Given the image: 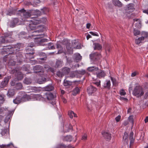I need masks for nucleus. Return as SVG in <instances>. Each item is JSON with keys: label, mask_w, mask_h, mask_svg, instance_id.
Returning <instances> with one entry per match:
<instances>
[{"label": "nucleus", "mask_w": 148, "mask_h": 148, "mask_svg": "<svg viewBox=\"0 0 148 148\" xmlns=\"http://www.w3.org/2000/svg\"><path fill=\"white\" fill-rule=\"evenodd\" d=\"M133 33L135 36H137L139 35L140 34V32L139 30L134 29Z\"/></svg>", "instance_id": "nucleus-36"}, {"label": "nucleus", "mask_w": 148, "mask_h": 148, "mask_svg": "<svg viewBox=\"0 0 148 148\" xmlns=\"http://www.w3.org/2000/svg\"><path fill=\"white\" fill-rule=\"evenodd\" d=\"M63 140L64 141L70 142L72 140V138L71 136H67L64 137Z\"/></svg>", "instance_id": "nucleus-27"}, {"label": "nucleus", "mask_w": 148, "mask_h": 148, "mask_svg": "<svg viewBox=\"0 0 148 148\" xmlns=\"http://www.w3.org/2000/svg\"><path fill=\"white\" fill-rule=\"evenodd\" d=\"M101 81L99 80L98 82H94V83L97 86H99L100 85Z\"/></svg>", "instance_id": "nucleus-51"}, {"label": "nucleus", "mask_w": 148, "mask_h": 148, "mask_svg": "<svg viewBox=\"0 0 148 148\" xmlns=\"http://www.w3.org/2000/svg\"><path fill=\"white\" fill-rule=\"evenodd\" d=\"M136 75V72H134L132 73L131 74V76L132 77H134Z\"/></svg>", "instance_id": "nucleus-55"}, {"label": "nucleus", "mask_w": 148, "mask_h": 148, "mask_svg": "<svg viewBox=\"0 0 148 148\" xmlns=\"http://www.w3.org/2000/svg\"><path fill=\"white\" fill-rule=\"evenodd\" d=\"M40 1V0H32L31 2H29L28 4H31L34 6H36L37 4L39 3Z\"/></svg>", "instance_id": "nucleus-16"}, {"label": "nucleus", "mask_w": 148, "mask_h": 148, "mask_svg": "<svg viewBox=\"0 0 148 148\" xmlns=\"http://www.w3.org/2000/svg\"><path fill=\"white\" fill-rule=\"evenodd\" d=\"M73 58L75 61L76 62H78L79 60H81L82 56L79 54L78 53H76L74 55Z\"/></svg>", "instance_id": "nucleus-13"}, {"label": "nucleus", "mask_w": 148, "mask_h": 148, "mask_svg": "<svg viewBox=\"0 0 148 148\" xmlns=\"http://www.w3.org/2000/svg\"><path fill=\"white\" fill-rule=\"evenodd\" d=\"M133 116L131 115L128 118V120L129 122L132 123L133 125L134 124V120L133 119Z\"/></svg>", "instance_id": "nucleus-33"}, {"label": "nucleus", "mask_w": 148, "mask_h": 148, "mask_svg": "<svg viewBox=\"0 0 148 148\" xmlns=\"http://www.w3.org/2000/svg\"><path fill=\"white\" fill-rule=\"evenodd\" d=\"M10 145H13V144L12 143H10V144L5 145H0V148H8L9 147Z\"/></svg>", "instance_id": "nucleus-34"}, {"label": "nucleus", "mask_w": 148, "mask_h": 148, "mask_svg": "<svg viewBox=\"0 0 148 148\" xmlns=\"http://www.w3.org/2000/svg\"><path fill=\"white\" fill-rule=\"evenodd\" d=\"M96 75L97 77L99 78L104 77L106 75L103 71L99 69L96 72Z\"/></svg>", "instance_id": "nucleus-8"}, {"label": "nucleus", "mask_w": 148, "mask_h": 148, "mask_svg": "<svg viewBox=\"0 0 148 148\" xmlns=\"http://www.w3.org/2000/svg\"><path fill=\"white\" fill-rule=\"evenodd\" d=\"M144 40V38L140 37L135 39V42L136 44L139 45L140 43H142Z\"/></svg>", "instance_id": "nucleus-19"}, {"label": "nucleus", "mask_w": 148, "mask_h": 148, "mask_svg": "<svg viewBox=\"0 0 148 148\" xmlns=\"http://www.w3.org/2000/svg\"><path fill=\"white\" fill-rule=\"evenodd\" d=\"M21 99L20 97H16L13 100V102L15 104H18L21 102Z\"/></svg>", "instance_id": "nucleus-30"}, {"label": "nucleus", "mask_w": 148, "mask_h": 148, "mask_svg": "<svg viewBox=\"0 0 148 148\" xmlns=\"http://www.w3.org/2000/svg\"><path fill=\"white\" fill-rule=\"evenodd\" d=\"M128 10H132L134 9V4L132 3H130L127 6Z\"/></svg>", "instance_id": "nucleus-31"}, {"label": "nucleus", "mask_w": 148, "mask_h": 148, "mask_svg": "<svg viewBox=\"0 0 148 148\" xmlns=\"http://www.w3.org/2000/svg\"><path fill=\"white\" fill-rule=\"evenodd\" d=\"M78 43L76 40H74L72 42V48L77 49H80L81 48V46L80 44L78 45Z\"/></svg>", "instance_id": "nucleus-10"}, {"label": "nucleus", "mask_w": 148, "mask_h": 148, "mask_svg": "<svg viewBox=\"0 0 148 148\" xmlns=\"http://www.w3.org/2000/svg\"><path fill=\"white\" fill-rule=\"evenodd\" d=\"M45 95L48 100H53L54 98V96L51 93H46Z\"/></svg>", "instance_id": "nucleus-18"}, {"label": "nucleus", "mask_w": 148, "mask_h": 148, "mask_svg": "<svg viewBox=\"0 0 148 148\" xmlns=\"http://www.w3.org/2000/svg\"><path fill=\"white\" fill-rule=\"evenodd\" d=\"M141 38H144V40L148 37V33L147 32H142L141 33Z\"/></svg>", "instance_id": "nucleus-24"}, {"label": "nucleus", "mask_w": 148, "mask_h": 148, "mask_svg": "<svg viewBox=\"0 0 148 148\" xmlns=\"http://www.w3.org/2000/svg\"><path fill=\"white\" fill-rule=\"evenodd\" d=\"M110 47H108L106 49V51L109 52L110 51Z\"/></svg>", "instance_id": "nucleus-58"}, {"label": "nucleus", "mask_w": 148, "mask_h": 148, "mask_svg": "<svg viewBox=\"0 0 148 148\" xmlns=\"http://www.w3.org/2000/svg\"><path fill=\"white\" fill-rule=\"evenodd\" d=\"M70 71V69L68 67L63 68L61 71H59L57 73V75L59 77H62L64 75L68 74Z\"/></svg>", "instance_id": "nucleus-4"}, {"label": "nucleus", "mask_w": 148, "mask_h": 148, "mask_svg": "<svg viewBox=\"0 0 148 148\" xmlns=\"http://www.w3.org/2000/svg\"><path fill=\"white\" fill-rule=\"evenodd\" d=\"M46 80V79L45 78H43L42 80L39 79L38 80V82L40 84H42L45 82Z\"/></svg>", "instance_id": "nucleus-39"}, {"label": "nucleus", "mask_w": 148, "mask_h": 148, "mask_svg": "<svg viewBox=\"0 0 148 148\" xmlns=\"http://www.w3.org/2000/svg\"><path fill=\"white\" fill-rule=\"evenodd\" d=\"M143 12L144 13L146 14H148V9L147 10H143Z\"/></svg>", "instance_id": "nucleus-56"}, {"label": "nucleus", "mask_w": 148, "mask_h": 148, "mask_svg": "<svg viewBox=\"0 0 148 148\" xmlns=\"http://www.w3.org/2000/svg\"><path fill=\"white\" fill-rule=\"evenodd\" d=\"M62 101H63V102L64 103H65L66 102H67L66 100L65 99L62 98Z\"/></svg>", "instance_id": "nucleus-63"}, {"label": "nucleus", "mask_w": 148, "mask_h": 148, "mask_svg": "<svg viewBox=\"0 0 148 148\" xmlns=\"http://www.w3.org/2000/svg\"><path fill=\"white\" fill-rule=\"evenodd\" d=\"M10 48V46H6L4 47V49H5L6 51H10V50L9 49Z\"/></svg>", "instance_id": "nucleus-50"}, {"label": "nucleus", "mask_w": 148, "mask_h": 148, "mask_svg": "<svg viewBox=\"0 0 148 148\" xmlns=\"http://www.w3.org/2000/svg\"><path fill=\"white\" fill-rule=\"evenodd\" d=\"M33 53H29L28 54H27V55H27V56H29V58H30V59H32V58H34V57H33L32 56V55H33Z\"/></svg>", "instance_id": "nucleus-47"}, {"label": "nucleus", "mask_w": 148, "mask_h": 148, "mask_svg": "<svg viewBox=\"0 0 148 148\" xmlns=\"http://www.w3.org/2000/svg\"><path fill=\"white\" fill-rule=\"evenodd\" d=\"M120 94L121 95H125L126 94L125 92L123 89L121 90L120 91Z\"/></svg>", "instance_id": "nucleus-41"}, {"label": "nucleus", "mask_w": 148, "mask_h": 148, "mask_svg": "<svg viewBox=\"0 0 148 148\" xmlns=\"http://www.w3.org/2000/svg\"><path fill=\"white\" fill-rule=\"evenodd\" d=\"M28 19L27 21L29 22V23H27L28 25L27 26L26 28L29 33H32V34L29 36V37L34 39L35 43H38L39 45L47 46L49 49H54L55 47L53 43L51 42L48 44L43 43L44 42L47 41V39L41 38L43 36V35L38 34L39 32H41V30L32 32L35 29L41 27V26L37 25L41 23H44L47 20L46 18H43L40 20H39L38 18L35 17L28 18Z\"/></svg>", "instance_id": "nucleus-1"}, {"label": "nucleus", "mask_w": 148, "mask_h": 148, "mask_svg": "<svg viewBox=\"0 0 148 148\" xmlns=\"http://www.w3.org/2000/svg\"><path fill=\"white\" fill-rule=\"evenodd\" d=\"M110 82L109 80H106L103 84V87L109 89L110 87Z\"/></svg>", "instance_id": "nucleus-14"}, {"label": "nucleus", "mask_w": 148, "mask_h": 148, "mask_svg": "<svg viewBox=\"0 0 148 148\" xmlns=\"http://www.w3.org/2000/svg\"><path fill=\"white\" fill-rule=\"evenodd\" d=\"M54 89V87L51 85H49L46 86L45 88V89L46 91H51L53 90Z\"/></svg>", "instance_id": "nucleus-29"}, {"label": "nucleus", "mask_w": 148, "mask_h": 148, "mask_svg": "<svg viewBox=\"0 0 148 148\" xmlns=\"http://www.w3.org/2000/svg\"><path fill=\"white\" fill-rule=\"evenodd\" d=\"M145 123H146L147 122H148V116H147L146 117L145 119Z\"/></svg>", "instance_id": "nucleus-62"}, {"label": "nucleus", "mask_w": 148, "mask_h": 148, "mask_svg": "<svg viewBox=\"0 0 148 148\" xmlns=\"http://www.w3.org/2000/svg\"><path fill=\"white\" fill-rule=\"evenodd\" d=\"M19 11L23 13V18L24 19L28 18L31 16V13L30 11L26 12L23 9Z\"/></svg>", "instance_id": "nucleus-6"}, {"label": "nucleus", "mask_w": 148, "mask_h": 148, "mask_svg": "<svg viewBox=\"0 0 148 148\" xmlns=\"http://www.w3.org/2000/svg\"><path fill=\"white\" fill-rule=\"evenodd\" d=\"M129 123L128 121H124V122L123 123V125L126 126Z\"/></svg>", "instance_id": "nucleus-54"}, {"label": "nucleus", "mask_w": 148, "mask_h": 148, "mask_svg": "<svg viewBox=\"0 0 148 148\" xmlns=\"http://www.w3.org/2000/svg\"><path fill=\"white\" fill-rule=\"evenodd\" d=\"M68 114L71 118H72L74 116V117H77V114L72 111H70L68 112Z\"/></svg>", "instance_id": "nucleus-22"}, {"label": "nucleus", "mask_w": 148, "mask_h": 148, "mask_svg": "<svg viewBox=\"0 0 148 148\" xmlns=\"http://www.w3.org/2000/svg\"><path fill=\"white\" fill-rule=\"evenodd\" d=\"M97 90L95 87L92 86L88 87L87 89V92L89 95H91L95 93Z\"/></svg>", "instance_id": "nucleus-7"}, {"label": "nucleus", "mask_w": 148, "mask_h": 148, "mask_svg": "<svg viewBox=\"0 0 148 148\" xmlns=\"http://www.w3.org/2000/svg\"><path fill=\"white\" fill-rule=\"evenodd\" d=\"M41 10L42 11L43 13L44 14H46L49 11L48 9L45 8H44L43 9H41Z\"/></svg>", "instance_id": "nucleus-44"}, {"label": "nucleus", "mask_w": 148, "mask_h": 148, "mask_svg": "<svg viewBox=\"0 0 148 148\" xmlns=\"http://www.w3.org/2000/svg\"><path fill=\"white\" fill-rule=\"evenodd\" d=\"M15 84V82H14V81H12L11 82V85L12 86L14 85Z\"/></svg>", "instance_id": "nucleus-64"}, {"label": "nucleus", "mask_w": 148, "mask_h": 148, "mask_svg": "<svg viewBox=\"0 0 148 148\" xmlns=\"http://www.w3.org/2000/svg\"><path fill=\"white\" fill-rule=\"evenodd\" d=\"M93 47L95 50H99L101 48V47L100 44L96 43L93 44Z\"/></svg>", "instance_id": "nucleus-20"}, {"label": "nucleus", "mask_w": 148, "mask_h": 148, "mask_svg": "<svg viewBox=\"0 0 148 148\" xmlns=\"http://www.w3.org/2000/svg\"><path fill=\"white\" fill-rule=\"evenodd\" d=\"M99 54L97 53H92L90 55V58L92 59H94L97 58V57L99 56Z\"/></svg>", "instance_id": "nucleus-23"}, {"label": "nucleus", "mask_w": 148, "mask_h": 148, "mask_svg": "<svg viewBox=\"0 0 148 148\" xmlns=\"http://www.w3.org/2000/svg\"><path fill=\"white\" fill-rule=\"evenodd\" d=\"M87 136L86 134H84L82 137V139L83 140H86L87 139Z\"/></svg>", "instance_id": "nucleus-45"}, {"label": "nucleus", "mask_w": 148, "mask_h": 148, "mask_svg": "<svg viewBox=\"0 0 148 148\" xmlns=\"http://www.w3.org/2000/svg\"><path fill=\"white\" fill-rule=\"evenodd\" d=\"M98 70V68L94 66L88 67L87 68V70L89 71H97Z\"/></svg>", "instance_id": "nucleus-25"}, {"label": "nucleus", "mask_w": 148, "mask_h": 148, "mask_svg": "<svg viewBox=\"0 0 148 148\" xmlns=\"http://www.w3.org/2000/svg\"><path fill=\"white\" fill-rule=\"evenodd\" d=\"M8 81H9V80L8 79V78H5L4 79V82H2L1 83V84H4V85H6L8 83Z\"/></svg>", "instance_id": "nucleus-40"}, {"label": "nucleus", "mask_w": 148, "mask_h": 148, "mask_svg": "<svg viewBox=\"0 0 148 148\" xmlns=\"http://www.w3.org/2000/svg\"><path fill=\"white\" fill-rule=\"evenodd\" d=\"M12 35L11 32L6 33L4 34V36L0 38V44L5 42V39L8 38H10Z\"/></svg>", "instance_id": "nucleus-5"}, {"label": "nucleus", "mask_w": 148, "mask_h": 148, "mask_svg": "<svg viewBox=\"0 0 148 148\" xmlns=\"http://www.w3.org/2000/svg\"><path fill=\"white\" fill-rule=\"evenodd\" d=\"M102 134L105 139L107 140H110L111 139L110 134L105 132H102Z\"/></svg>", "instance_id": "nucleus-11"}, {"label": "nucleus", "mask_w": 148, "mask_h": 148, "mask_svg": "<svg viewBox=\"0 0 148 148\" xmlns=\"http://www.w3.org/2000/svg\"><path fill=\"white\" fill-rule=\"evenodd\" d=\"M111 79L112 81L113 82V85H114L115 84V80L114 79L112 78V77H111Z\"/></svg>", "instance_id": "nucleus-53"}, {"label": "nucleus", "mask_w": 148, "mask_h": 148, "mask_svg": "<svg viewBox=\"0 0 148 148\" xmlns=\"http://www.w3.org/2000/svg\"><path fill=\"white\" fill-rule=\"evenodd\" d=\"M134 24L135 25V27L138 28L140 27L141 24L140 20L138 19H134Z\"/></svg>", "instance_id": "nucleus-12"}, {"label": "nucleus", "mask_w": 148, "mask_h": 148, "mask_svg": "<svg viewBox=\"0 0 148 148\" xmlns=\"http://www.w3.org/2000/svg\"><path fill=\"white\" fill-rule=\"evenodd\" d=\"M57 48L58 49H61L62 48V47H61V45L58 43L57 44Z\"/></svg>", "instance_id": "nucleus-52"}, {"label": "nucleus", "mask_w": 148, "mask_h": 148, "mask_svg": "<svg viewBox=\"0 0 148 148\" xmlns=\"http://www.w3.org/2000/svg\"><path fill=\"white\" fill-rule=\"evenodd\" d=\"M145 91L142 86L136 84L132 91L133 95L137 97H140L144 93Z\"/></svg>", "instance_id": "nucleus-2"}, {"label": "nucleus", "mask_w": 148, "mask_h": 148, "mask_svg": "<svg viewBox=\"0 0 148 148\" xmlns=\"http://www.w3.org/2000/svg\"><path fill=\"white\" fill-rule=\"evenodd\" d=\"M15 93V92L14 90L12 89H10L7 93V95L9 97H12L13 96Z\"/></svg>", "instance_id": "nucleus-21"}, {"label": "nucleus", "mask_w": 148, "mask_h": 148, "mask_svg": "<svg viewBox=\"0 0 148 148\" xmlns=\"http://www.w3.org/2000/svg\"><path fill=\"white\" fill-rule=\"evenodd\" d=\"M59 146L60 148H65V146L64 145H60ZM58 148H59V147H58Z\"/></svg>", "instance_id": "nucleus-60"}, {"label": "nucleus", "mask_w": 148, "mask_h": 148, "mask_svg": "<svg viewBox=\"0 0 148 148\" xmlns=\"http://www.w3.org/2000/svg\"><path fill=\"white\" fill-rule=\"evenodd\" d=\"M89 33L91 34L92 35L95 36H99L98 34L97 33L95 32H89Z\"/></svg>", "instance_id": "nucleus-42"}, {"label": "nucleus", "mask_w": 148, "mask_h": 148, "mask_svg": "<svg viewBox=\"0 0 148 148\" xmlns=\"http://www.w3.org/2000/svg\"><path fill=\"white\" fill-rule=\"evenodd\" d=\"M62 61L60 60H58L56 62V65L57 67H59L62 66Z\"/></svg>", "instance_id": "nucleus-37"}, {"label": "nucleus", "mask_w": 148, "mask_h": 148, "mask_svg": "<svg viewBox=\"0 0 148 148\" xmlns=\"http://www.w3.org/2000/svg\"><path fill=\"white\" fill-rule=\"evenodd\" d=\"M25 97L27 99V100H44V98L40 94H32L30 95H26Z\"/></svg>", "instance_id": "nucleus-3"}, {"label": "nucleus", "mask_w": 148, "mask_h": 148, "mask_svg": "<svg viewBox=\"0 0 148 148\" xmlns=\"http://www.w3.org/2000/svg\"><path fill=\"white\" fill-rule=\"evenodd\" d=\"M1 134L2 136L5 135V134H9V133L7 129H4L2 130L1 132Z\"/></svg>", "instance_id": "nucleus-28"}, {"label": "nucleus", "mask_w": 148, "mask_h": 148, "mask_svg": "<svg viewBox=\"0 0 148 148\" xmlns=\"http://www.w3.org/2000/svg\"><path fill=\"white\" fill-rule=\"evenodd\" d=\"M91 38V36L89 34H88L86 36V38L87 40H88L89 38Z\"/></svg>", "instance_id": "nucleus-61"}, {"label": "nucleus", "mask_w": 148, "mask_h": 148, "mask_svg": "<svg viewBox=\"0 0 148 148\" xmlns=\"http://www.w3.org/2000/svg\"><path fill=\"white\" fill-rule=\"evenodd\" d=\"M134 133L133 132H131L130 134V146L132 145L134 142V139L133 138Z\"/></svg>", "instance_id": "nucleus-15"}, {"label": "nucleus", "mask_w": 148, "mask_h": 148, "mask_svg": "<svg viewBox=\"0 0 148 148\" xmlns=\"http://www.w3.org/2000/svg\"><path fill=\"white\" fill-rule=\"evenodd\" d=\"M42 69V68L40 66H36L33 68L34 72L36 73L39 72H43V71Z\"/></svg>", "instance_id": "nucleus-9"}, {"label": "nucleus", "mask_w": 148, "mask_h": 148, "mask_svg": "<svg viewBox=\"0 0 148 148\" xmlns=\"http://www.w3.org/2000/svg\"><path fill=\"white\" fill-rule=\"evenodd\" d=\"M4 96L3 94L0 95V101H4Z\"/></svg>", "instance_id": "nucleus-46"}, {"label": "nucleus", "mask_w": 148, "mask_h": 148, "mask_svg": "<svg viewBox=\"0 0 148 148\" xmlns=\"http://www.w3.org/2000/svg\"><path fill=\"white\" fill-rule=\"evenodd\" d=\"M120 99L121 100H124L126 101H127L128 99L126 98H125L123 97H121L120 98Z\"/></svg>", "instance_id": "nucleus-57"}, {"label": "nucleus", "mask_w": 148, "mask_h": 148, "mask_svg": "<svg viewBox=\"0 0 148 148\" xmlns=\"http://www.w3.org/2000/svg\"><path fill=\"white\" fill-rule=\"evenodd\" d=\"M85 73V71L84 70H82L80 71H79L78 72V73L81 75H84Z\"/></svg>", "instance_id": "nucleus-49"}, {"label": "nucleus", "mask_w": 148, "mask_h": 148, "mask_svg": "<svg viewBox=\"0 0 148 148\" xmlns=\"http://www.w3.org/2000/svg\"><path fill=\"white\" fill-rule=\"evenodd\" d=\"M80 89L77 87L75 88L72 91V94L75 95L80 92Z\"/></svg>", "instance_id": "nucleus-26"}, {"label": "nucleus", "mask_w": 148, "mask_h": 148, "mask_svg": "<svg viewBox=\"0 0 148 148\" xmlns=\"http://www.w3.org/2000/svg\"><path fill=\"white\" fill-rule=\"evenodd\" d=\"M31 80L28 78H25V79L24 83L27 84H29L31 83Z\"/></svg>", "instance_id": "nucleus-38"}, {"label": "nucleus", "mask_w": 148, "mask_h": 148, "mask_svg": "<svg viewBox=\"0 0 148 148\" xmlns=\"http://www.w3.org/2000/svg\"><path fill=\"white\" fill-rule=\"evenodd\" d=\"M70 84V82L69 81L64 80V86H66Z\"/></svg>", "instance_id": "nucleus-43"}, {"label": "nucleus", "mask_w": 148, "mask_h": 148, "mask_svg": "<svg viewBox=\"0 0 148 148\" xmlns=\"http://www.w3.org/2000/svg\"><path fill=\"white\" fill-rule=\"evenodd\" d=\"M112 3L115 5L119 7L122 6L121 3L119 0H112Z\"/></svg>", "instance_id": "nucleus-17"}, {"label": "nucleus", "mask_w": 148, "mask_h": 148, "mask_svg": "<svg viewBox=\"0 0 148 148\" xmlns=\"http://www.w3.org/2000/svg\"><path fill=\"white\" fill-rule=\"evenodd\" d=\"M17 74V79L18 80H21L23 77V75L21 74V72H18Z\"/></svg>", "instance_id": "nucleus-32"}, {"label": "nucleus", "mask_w": 148, "mask_h": 148, "mask_svg": "<svg viewBox=\"0 0 148 148\" xmlns=\"http://www.w3.org/2000/svg\"><path fill=\"white\" fill-rule=\"evenodd\" d=\"M90 23H87L86 24V28L88 29H89L90 27Z\"/></svg>", "instance_id": "nucleus-59"}, {"label": "nucleus", "mask_w": 148, "mask_h": 148, "mask_svg": "<svg viewBox=\"0 0 148 148\" xmlns=\"http://www.w3.org/2000/svg\"><path fill=\"white\" fill-rule=\"evenodd\" d=\"M121 118V116L120 115H118L115 118V120L116 122H118L119 121Z\"/></svg>", "instance_id": "nucleus-48"}, {"label": "nucleus", "mask_w": 148, "mask_h": 148, "mask_svg": "<svg viewBox=\"0 0 148 148\" xmlns=\"http://www.w3.org/2000/svg\"><path fill=\"white\" fill-rule=\"evenodd\" d=\"M22 84L21 83H18L16 85V88L17 90L20 89L22 88Z\"/></svg>", "instance_id": "nucleus-35"}]
</instances>
